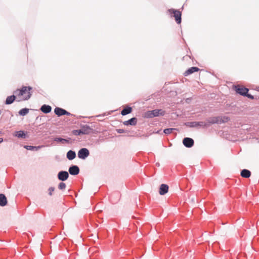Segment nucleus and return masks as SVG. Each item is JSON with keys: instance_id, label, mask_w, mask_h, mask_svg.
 <instances>
[{"instance_id": "obj_1", "label": "nucleus", "mask_w": 259, "mask_h": 259, "mask_svg": "<svg viewBox=\"0 0 259 259\" xmlns=\"http://www.w3.org/2000/svg\"><path fill=\"white\" fill-rule=\"evenodd\" d=\"M31 89L32 88L30 87H23L21 90H17L15 91L14 94L19 99V101L26 100L29 99L31 96L30 92Z\"/></svg>"}, {"instance_id": "obj_2", "label": "nucleus", "mask_w": 259, "mask_h": 259, "mask_svg": "<svg viewBox=\"0 0 259 259\" xmlns=\"http://www.w3.org/2000/svg\"><path fill=\"white\" fill-rule=\"evenodd\" d=\"M91 131L92 129L90 127L84 126L82 127L81 129L73 131L72 133L76 136L87 135L89 134L91 132Z\"/></svg>"}, {"instance_id": "obj_3", "label": "nucleus", "mask_w": 259, "mask_h": 259, "mask_svg": "<svg viewBox=\"0 0 259 259\" xmlns=\"http://www.w3.org/2000/svg\"><path fill=\"white\" fill-rule=\"evenodd\" d=\"M164 114V111L161 109H155L147 112L146 113L145 116L149 118H152L159 115H163Z\"/></svg>"}, {"instance_id": "obj_4", "label": "nucleus", "mask_w": 259, "mask_h": 259, "mask_svg": "<svg viewBox=\"0 0 259 259\" xmlns=\"http://www.w3.org/2000/svg\"><path fill=\"white\" fill-rule=\"evenodd\" d=\"M168 12L169 14H174L173 17L175 18V19L178 24H180L181 23L182 13L180 11L174 9H170L168 10Z\"/></svg>"}, {"instance_id": "obj_5", "label": "nucleus", "mask_w": 259, "mask_h": 259, "mask_svg": "<svg viewBox=\"0 0 259 259\" xmlns=\"http://www.w3.org/2000/svg\"><path fill=\"white\" fill-rule=\"evenodd\" d=\"M230 120L229 117L228 116H221L213 117L211 119L210 121V123H222L228 122Z\"/></svg>"}, {"instance_id": "obj_6", "label": "nucleus", "mask_w": 259, "mask_h": 259, "mask_svg": "<svg viewBox=\"0 0 259 259\" xmlns=\"http://www.w3.org/2000/svg\"><path fill=\"white\" fill-rule=\"evenodd\" d=\"M234 88L237 93L244 96L245 95H246V93H247L248 91V89L239 85L234 86Z\"/></svg>"}, {"instance_id": "obj_7", "label": "nucleus", "mask_w": 259, "mask_h": 259, "mask_svg": "<svg viewBox=\"0 0 259 259\" xmlns=\"http://www.w3.org/2000/svg\"><path fill=\"white\" fill-rule=\"evenodd\" d=\"M89 151L87 148H82L78 152V157L84 159L89 155Z\"/></svg>"}, {"instance_id": "obj_8", "label": "nucleus", "mask_w": 259, "mask_h": 259, "mask_svg": "<svg viewBox=\"0 0 259 259\" xmlns=\"http://www.w3.org/2000/svg\"><path fill=\"white\" fill-rule=\"evenodd\" d=\"M186 125L190 127L206 126L207 124L205 122H190L186 123Z\"/></svg>"}, {"instance_id": "obj_9", "label": "nucleus", "mask_w": 259, "mask_h": 259, "mask_svg": "<svg viewBox=\"0 0 259 259\" xmlns=\"http://www.w3.org/2000/svg\"><path fill=\"white\" fill-rule=\"evenodd\" d=\"M54 112L58 116H60L63 115H69L70 114V113L68 112L65 110L59 107H56L54 110Z\"/></svg>"}, {"instance_id": "obj_10", "label": "nucleus", "mask_w": 259, "mask_h": 259, "mask_svg": "<svg viewBox=\"0 0 259 259\" xmlns=\"http://www.w3.org/2000/svg\"><path fill=\"white\" fill-rule=\"evenodd\" d=\"M183 144L188 148L192 147L194 144V140L190 138H185L183 140Z\"/></svg>"}, {"instance_id": "obj_11", "label": "nucleus", "mask_w": 259, "mask_h": 259, "mask_svg": "<svg viewBox=\"0 0 259 259\" xmlns=\"http://www.w3.org/2000/svg\"><path fill=\"white\" fill-rule=\"evenodd\" d=\"M69 177V175L66 171H61L58 174V178L59 180L64 181Z\"/></svg>"}, {"instance_id": "obj_12", "label": "nucleus", "mask_w": 259, "mask_h": 259, "mask_svg": "<svg viewBox=\"0 0 259 259\" xmlns=\"http://www.w3.org/2000/svg\"><path fill=\"white\" fill-rule=\"evenodd\" d=\"M168 189L169 187L168 185L164 184H161L160 186L159 191L160 195H163L165 194L168 192Z\"/></svg>"}, {"instance_id": "obj_13", "label": "nucleus", "mask_w": 259, "mask_h": 259, "mask_svg": "<svg viewBox=\"0 0 259 259\" xmlns=\"http://www.w3.org/2000/svg\"><path fill=\"white\" fill-rule=\"evenodd\" d=\"M69 172L72 175H76L79 172V168L77 166L73 165L69 167Z\"/></svg>"}, {"instance_id": "obj_14", "label": "nucleus", "mask_w": 259, "mask_h": 259, "mask_svg": "<svg viewBox=\"0 0 259 259\" xmlns=\"http://www.w3.org/2000/svg\"><path fill=\"white\" fill-rule=\"evenodd\" d=\"M199 69L197 67H192L187 70L184 73L185 76H188L194 72H197Z\"/></svg>"}, {"instance_id": "obj_15", "label": "nucleus", "mask_w": 259, "mask_h": 259, "mask_svg": "<svg viewBox=\"0 0 259 259\" xmlns=\"http://www.w3.org/2000/svg\"><path fill=\"white\" fill-rule=\"evenodd\" d=\"M7 197L3 194H0V206H4L7 204Z\"/></svg>"}, {"instance_id": "obj_16", "label": "nucleus", "mask_w": 259, "mask_h": 259, "mask_svg": "<svg viewBox=\"0 0 259 259\" xmlns=\"http://www.w3.org/2000/svg\"><path fill=\"white\" fill-rule=\"evenodd\" d=\"M137 119L135 117L132 118L131 119L125 121L123 122V124L125 125H135L137 124Z\"/></svg>"}, {"instance_id": "obj_17", "label": "nucleus", "mask_w": 259, "mask_h": 259, "mask_svg": "<svg viewBox=\"0 0 259 259\" xmlns=\"http://www.w3.org/2000/svg\"><path fill=\"white\" fill-rule=\"evenodd\" d=\"M240 175L243 178H248L251 176V172L249 170L244 169L241 170Z\"/></svg>"}, {"instance_id": "obj_18", "label": "nucleus", "mask_w": 259, "mask_h": 259, "mask_svg": "<svg viewBox=\"0 0 259 259\" xmlns=\"http://www.w3.org/2000/svg\"><path fill=\"white\" fill-rule=\"evenodd\" d=\"M51 110L52 107L50 106L47 105H43L40 108V110L45 113H50L51 111Z\"/></svg>"}, {"instance_id": "obj_19", "label": "nucleus", "mask_w": 259, "mask_h": 259, "mask_svg": "<svg viewBox=\"0 0 259 259\" xmlns=\"http://www.w3.org/2000/svg\"><path fill=\"white\" fill-rule=\"evenodd\" d=\"M75 156H76V154H75V152H74L72 150H69L67 153V158L69 160L73 159L74 158H75Z\"/></svg>"}, {"instance_id": "obj_20", "label": "nucleus", "mask_w": 259, "mask_h": 259, "mask_svg": "<svg viewBox=\"0 0 259 259\" xmlns=\"http://www.w3.org/2000/svg\"><path fill=\"white\" fill-rule=\"evenodd\" d=\"M16 97H17L16 96V95L8 97L6 100V104H10L12 103Z\"/></svg>"}, {"instance_id": "obj_21", "label": "nucleus", "mask_w": 259, "mask_h": 259, "mask_svg": "<svg viewBox=\"0 0 259 259\" xmlns=\"http://www.w3.org/2000/svg\"><path fill=\"white\" fill-rule=\"evenodd\" d=\"M132 111V108L130 107H127L121 111V114L122 115H125L126 114L131 113Z\"/></svg>"}, {"instance_id": "obj_22", "label": "nucleus", "mask_w": 259, "mask_h": 259, "mask_svg": "<svg viewBox=\"0 0 259 259\" xmlns=\"http://www.w3.org/2000/svg\"><path fill=\"white\" fill-rule=\"evenodd\" d=\"M25 149L29 150H38L39 149L41 146H27L25 145L24 147Z\"/></svg>"}, {"instance_id": "obj_23", "label": "nucleus", "mask_w": 259, "mask_h": 259, "mask_svg": "<svg viewBox=\"0 0 259 259\" xmlns=\"http://www.w3.org/2000/svg\"><path fill=\"white\" fill-rule=\"evenodd\" d=\"M15 136L18 138H25L26 137L25 134L24 133V132L23 131H20L16 132Z\"/></svg>"}, {"instance_id": "obj_24", "label": "nucleus", "mask_w": 259, "mask_h": 259, "mask_svg": "<svg viewBox=\"0 0 259 259\" xmlns=\"http://www.w3.org/2000/svg\"><path fill=\"white\" fill-rule=\"evenodd\" d=\"M29 112V109L27 108H23L20 110L19 112L20 115L24 116L26 115Z\"/></svg>"}, {"instance_id": "obj_25", "label": "nucleus", "mask_w": 259, "mask_h": 259, "mask_svg": "<svg viewBox=\"0 0 259 259\" xmlns=\"http://www.w3.org/2000/svg\"><path fill=\"white\" fill-rule=\"evenodd\" d=\"M66 184L63 182H61L58 185V188L60 190H64L66 188Z\"/></svg>"}, {"instance_id": "obj_26", "label": "nucleus", "mask_w": 259, "mask_h": 259, "mask_svg": "<svg viewBox=\"0 0 259 259\" xmlns=\"http://www.w3.org/2000/svg\"><path fill=\"white\" fill-rule=\"evenodd\" d=\"M176 130L175 128H166L164 130L163 132L165 134H170L173 130Z\"/></svg>"}, {"instance_id": "obj_27", "label": "nucleus", "mask_w": 259, "mask_h": 259, "mask_svg": "<svg viewBox=\"0 0 259 259\" xmlns=\"http://www.w3.org/2000/svg\"><path fill=\"white\" fill-rule=\"evenodd\" d=\"M55 141H60V142H61L62 143L68 142V141L67 140L64 139H62V138H56L55 139Z\"/></svg>"}, {"instance_id": "obj_28", "label": "nucleus", "mask_w": 259, "mask_h": 259, "mask_svg": "<svg viewBox=\"0 0 259 259\" xmlns=\"http://www.w3.org/2000/svg\"><path fill=\"white\" fill-rule=\"evenodd\" d=\"M54 190H55V188L54 187H50V188H49V189H48L49 195L52 196V193L54 191Z\"/></svg>"}, {"instance_id": "obj_29", "label": "nucleus", "mask_w": 259, "mask_h": 259, "mask_svg": "<svg viewBox=\"0 0 259 259\" xmlns=\"http://www.w3.org/2000/svg\"><path fill=\"white\" fill-rule=\"evenodd\" d=\"M244 96H246L248 98L251 99H254V97H253V96H252L251 95H250V94H248L247 93H246V95H245Z\"/></svg>"}, {"instance_id": "obj_30", "label": "nucleus", "mask_w": 259, "mask_h": 259, "mask_svg": "<svg viewBox=\"0 0 259 259\" xmlns=\"http://www.w3.org/2000/svg\"><path fill=\"white\" fill-rule=\"evenodd\" d=\"M191 59V58L189 56H186L185 57H183V60H190Z\"/></svg>"}, {"instance_id": "obj_31", "label": "nucleus", "mask_w": 259, "mask_h": 259, "mask_svg": "<svg viewBox=\"0 0 259 259\" xmlns=\"http://www.w3.org/2000/svg\"><path fill=\"white\" fill-rule=\"evenodd\" d=\"M116 131L117 133L120 134L123 133L124 132V131L123 129H117Z\"/></svg>"}, {"instance_id": "obj_32", "label": "nucleus", "mask_w": 259, "mask_h": 259, "mask_svg": "<svg viewBox=\"0 0 259 259\" xmlns=\"http://www.w3.org/2000/svg\"><path fill=\"white\" fill-rule=\"evenodd\" d=\"M3 141V138H0V143H2Z\"/></svg>"}]
</instances>
